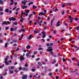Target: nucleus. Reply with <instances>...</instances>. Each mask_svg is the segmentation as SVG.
Listing matches in <instances>:
<instances>
[{"mask_svg": "<svg viewBox=\"0 0 79 79\" xmlns=\"http://www.w3.org/2000/svg\"><path fill=\"white\" fill-rule=\"evenodd\" d=\"M48 49H47V52H51L52 50H53V49H52V47H49L48 48Z\"/></svg>", "mask_w": 79, "mask_h": 79, "instance_id": "nucleus-1", "label": "nucleus"}, {"mask_svg": "<svg viewBox=\"0 0 79 79\" xmlns=\"http://www.w3.org/2000/svg\"><path fill=\"white\" fill-rule=\"evenodd\" d=\"M42 34L43 35L42 36V38L43 39H44L45 37H46V33L45 32V31H43L42 32Z\"/></svg>", "mask_w": 79, "mask_h": 79, "instance_id": "nucleus-2", "label": "nucleus"}, {"mask_svg": "<svg viewBox=\"0 0 79 79\" xmlns=\"http://www.w3.org/2000/svg\"><path fill=\"white\" fill-rule=\"evenodd\" d=\"M22 70L25 71H29V69L26 67H23L22 68Z\"/></svg>", "mask_w": 79, "mask_h": 79, "instance_id": "nucleus-3", "label": "nucleus"}, {"mask_svg": "<svg viewBox=\"0 0 79 79\" xmlns=\"http://www.w3.org/2000/svg\"><path fill=\"white\" fill-rule=\"evenodd\" d=\"M9 20L10 21H11V20L12 21H16V19L14 18L13 17H12L11 18H9Z\"/></svg>", "mask_w": 79, "mask_h": 79, "instance_id": "nucleus-4", "label": "nucleus"}, {"mask_svg": "<svg viewBox=\"0 0 79 79\" xmlns=\"http://www.w3.org/2000/svg\"><path fill=\"white\" fill-rule=\"evenodd\" d=\"M44 13L43 12H40V14L42 15H45L46 14V13H47V11H46V10H44Z\"/></svg>", "mask_w": 79, "mask_h": 79, "instance_id": "nucleus-5", "label": "nucleus"}, {"mask_svg": "<svg viewBox=\"0 0 79 79\" xmlns=\"http://www.w3.org/2000/svg\"><path fill=\"white\" fill-rule=\"evenodd\" d=\"M20 61H23L24 60V57H23V56L22 55H21L20 56Z\"/></svg>", "mask_w": 79, "mask_h": 79, "instance_id": "nucleus-6", "label": "nucleus"}, {"mask_svg": "<svg viewBox=\"0 0 79 79\" xmlns=\"http://www.w3.org/2000/svg\"><path fill=\"white\" fill-rule=\"evenodd\" d=\"M27 75H24L22 77V79H27Z\"/></svg>", "mask_w": 79, "mask_h": 79, "instance_id": "nucleus-7", "label": "nucleus"}, {"mask_svg": "<svg viewBox=\"0 0 79 79\" xmlns=\"http://www.w3.org/2000/svg\"><path fill=\"white\" fill-rule=\"evenodd\" d=\"M60 21H58L56 23L57 25H56V27H58V26H60Z\"/></svg>", "mask_w": 79, "mask_h": 79, "instance_id": "nucleus-8", "label": "nucleus"}, {"mask_svg": "<svg viewBox=\"0 0 79 79\" xmlns=\"http://www.w3.org/2000/svg\"><path fill=\"white\" fill-rule=\"evenodd\" d=\"M33 32L34 33V34H36L37 33H39L40 32V31H39V30H38L37 31L34 30L33 31Z\"/></svg>", "mask_w": 79, "mask_h": 79, "instance_id": "nucleus-9", "label": "nucleus"}, {"mask_svg": "<svg viewBox=\"0 0 79 79\" xmlns=\"http://www.w3.org/2000/svg\"><path fill=\"white\" fill-rule=\"evenodd\" d=\"M32 35H30L29 36V37L27 39H28L29 40H31V39L32 38Z\"/></svg>", "mask_w": 79, "mask_h": 79, "instance_id": "nucleus-10", "label": "nucleus"}, {"mask_svg": "<svg viewBox=\"0 0 79 79\" xmlns=\"http://www.w3.org/2000/svg\"><path fill=\"white\" fill-rule=\"evenodd\" d=\"M41 63L40 62H38L37 63L38 64H39V65H40V66H42V64H41Z\"/></svg>", "mask_w": 79, "mask_h": 79, "instance_id": "nucleus-11", "label": "nucleus"}, {"mask_svg": "<svg viewBox=\"0 0 79 79\" xmlns=\"http://www.w3.org/2000/svg\"><path fill=\"white\" fill-rule=\"evenodd\" d=\"M27 6H23L22 7V8L23 9V10H24V8H27Z\"/></svg>", "mask_w": 79, "mask_h": 79, "instance_id": "nucleus-12", "label": "nucleus"}, {"mask_svg": "<svg viewBox=\"0 0 79 79\" xmlns=\"http://www.w3.org/2000/svg\"><path fill=\"white\" fill-rule=\"evenodd\" d=\"M7 23V21H3L2 22V25H4V24H6Z\"/></svg>", "mask_w": 79, "mask_h": 79, "instance_id": "nucleus-13", "label": "nucleus"}, {"mask_svg": "<svg viewBox=\"0 0 79 79\" xmlns=\"http://www.w3.org/2000/svg\"><path fill=\"white\" fill-rule=\"evenodd\" d=\"M6 74V72H4L2 73L3 76H5Z\"/></svg>", "mask_w": 79, "mask_h": 79, "instance_id": "nucleus-14", "label": "nucleus"}, {"mask_svg": "<svg viewBox=\"0 0 79 79\" xmlns=\"http://www.w3.org/2000/svg\"><path fill=\"white\" fill-rule=\"evenodd\" d=\"M52 75H53V73H49L48 75L50 77H52Z\"/></svg>", "mask_w": 79, "mask_h": 79, "instance_id": "nucleus-15", "label": "nucleus"}, {"mask_svg": "<svg viewBox=\"0 0 79 79\" xmlns=\"http://www.w3.org/2000/svg\"><path fill=\"white\" fill-rule=\"evenodd\" d=\"M8 43H6L5 46V48H7V47H8V46H7V45H8Z\"/></svg>", "mask_w": 79, "mask_h": 79, "instance_id": "nucleus-16", "label": "nucleus"}, {"mask_svg": "<svg viewBox=\"0 0 79 79\" xmlns=\"http://www.w3.org/2000/svg\"><path fill=\"white\" fill-rule=\"evenodd\" d=\"M31 48V46L29 45H28L26 47V48L27 49H29Z\"/></svg>", "mask_w": 79, "mask_h": 79, "instance_id": "nucleus-17", "label": "nucleus"}, {"mask_svg": "<svg viewBox=\"0 0 79 79\" xmlns=\"http://www.w3.org/2000/svg\"><path fill=\"white\" fill-rule=\"evenodd\" d=\"M76 48H77V49H76ZM75 49H76V51H77V50H78L79 49V47H77V46H75Z\"/></svg>", "mask_w": 79, "mask_h": 79, "instance_id": "nucleus-18", "label": "nucleus"}, {"mask_svg": "<svg viewBox=\"0 0 79 79\" xmlns=\"http://www.w3.org/2000/svg\"><path fill=\"white\" fill-rule=\"evenodd\" d=\"M56 63V59L54 60L52 62V64H54V63Z\"/></svg>", "mask_w": 79, "mask_h": 79, "instance_id": "nucleus-19", "label": "nucleus"}, {"mask_svg": "<svg viewBox=\"0 0 79 79\" xmlns=\"http://www.w3.org/2000/svg\"><path fill=\"white\" fill-rule=\"evenodd\" d=\"M3 3V2L2 0H0V4L2 5Z\"/></svg>", "mask_w": 79, "mask_h": 79, "instance_id": "nucleus-20", "label": "nucleus"}, {"mask_svg": "<svg viewBox=\"0 0 79 79\" xmlns=\"http://www.w3.org/2000/svg\"><path fill=\"white\" fill-rule=\"evenodd\" d=\"M5 12H6V13H8V11H9V10H8V9H6L5 10Z\"/></svg>", "mask_w": 79, "mask_h": 79, "instance_id": "nucleus-21", "label": "nucleus"}, {"mask_svg": "<svg viewBox=\"0 0 79 79\" xmlns=\"http://www.w3.org/2000/svg\"><path fill=\"white\" fill-rule=\"evenodd\" d=\"M9 71L10 74H13V71L9 70Z\"/></svg>", "mask_w": 79, "mask_h": 79, "instance_id": "nucleus-22", "label": "nucleus"}, {"mask_svg": "<svg viewBox=\"0 0 79 79\" xmlns=\"http://www.w3.org/2000/svg\"><path fill=\"white\" fill-rule=\"evenodd\" d=\"M22 4H23V5H25L26 4V3H25V2H24V1H22Z\"/></svg>", "mask_w": 79, "mask_h": 79, "instance_id": "nucleus-23", "label": "nucleus"}, {"mask_svg": "<svg viewBox=\"0 0 79 79\" xmlns=\"http://www.w3.org/2000/svg\"><path fill=\"white\" fill-rule=\"evenodd\" d=\"M10 31L11 32L13 31H14V28H11Z\"/></svg>", "mask_w": 79, "mask_h": 79, "instance_id": "nucleus-24", "label": "nucleus"}, {"mask_svg": "<svg viewBox=\"0 0 79 79\" xmlns=\"http://www.w3.org/2000/svg\"><path fill=\"white\" fill-rule=\"evenodd\" d=\"M33 8L34 9H35V8H37V6H35L33 5L32 6Z\"/></svg>", "mask_w": 79, "mask_h": 79, "instance_id": "nucleus-25", "label": "nucleus"}, {"mask_svg": "<svg viewBox=\"0 0 79 79\" xmlns=\"http://www.w3.org/2000/svg\"><path fill=\"white\" fill-rule=\"evenodd\" d=\"M5 62H7V61H8V58H6L5 59Z\"/></svg>", "mask_w": 79, "mask_h": 79, "instance_id": "nucleus-26", "label": "nucleus"}, {"mask_svg": "<svg viewBox=\"0 0 79 79\" xmlns=\"http://www.w3.org/2000/svg\"><path fill=\"white\" fill-rule=\"evenodd\" d=\"M40 60V58H38L37 59H36L35 60L36 61H38L39 60Z\"/></svg>", "mask_w": 79, "mask_h": 79, "instance_id": "nucleus-27", "label": "nucleus"}, {"mask_svg": "<svg viewBox=\"0 0 79 79\" xmlns=\"http://www.w3.org/2000/svg\"><path fill=\"white\" fill-rule=\"evenodd\" d=\"M28 66V64L27 63H26L25 64V67H27Z\"/></svg>", "mask_w": 79, "mask_h": 79, "instance_id": "nucleus-28", "label": "nucleus"}, {"mask_svg": "<svg viewBox=\"0 0 79 79\" xmlns=\"http://www.w3.org/2000/svg\"><path fill=\"white\" fill-rule=\"evenodd\" d=\"M31 71H32V72H35V69H32Z\"/></svg>", "mask_w": 79, "mask_h": 79, "instance_id": "nucleus-29", "label": "nucleus"}, {"mask_svg": "<svg viewBox=\"0 0 79 79\" xmlns=\"http://www.w3.org/2000/svg\"><path fill=\"white\" fill-rule=\"evenodd\" d=\"M62 60L64 62H65V61H66V60H65V59L64 58H62Z\"/></svg>", "mask_w": 79, "mask_h": 79, "instance_id": "nucleus-30", "label": "nucleus"}, {"mask_svg": "<svg viewBox=\"0 0 79 79\" xmlns=\"http://www.w3.org/2000/svg\"><path fill=\"white\" fill-rule=\"evenodd\" d=\"M3 11V9H2V7L0 6V11Z\"/></svg>", "mask_w": 79, "mask_h": 79, "instance_id": "nucleus-31", "label": "nucleus"}, {"mask_svg": "<svg viewBox=\"0 0 79 79\" xmlns=\"http://www.w3.org/2000/svg\"><path fill=\"white\" fill-rule=\"evenodd\" d=\"M29 12V10H27L25 12L26 13H28Z\"/></svg>", "mask_w": 79, "mask_h": 79, "instance_id": "nucleus-32", "label": "nucleus"}, {"mask_svg": "<svg viewBox=\"0 0 79 79\" xmlns=\"http://www.w3.org/2000/svg\"><path fill=\"white\" fill-rule=\"evenodd\" d=\"M49 53L51 54L52 55H53V54H54V53H53V52H50Z\"/></svg>", "mask_w": 79, "mask_h": 79, "instance_id": "nucleus-33", "label": "nucleus"}, {"mask_svg": "<svg viewBox=\"0 0 79 79\" xmlns=\"http://www.w3.org/2000/svg\"><path fill=\"white\" fill-rule=\"evenodd\" d=\"M56 11H58V9L56 8L55 9V10H53V11H55V12H56Z\"/></svg>", "mask_w": 79, "mask_h": 79, "instance_id": "nucleus-34", "label": "nucleus"}, {"mask_svg": "<svg viewBox=\"0 0 79 79\" xmlns=\"http://www.w3.org/2000/svg\"><path fill=\"white\" fill-rule=\"evenodd\" d=\"M20 9V8H17L16 9V11H19V10Z\"/></svg>", "mask_w": 79, "mask_h": 79, "instance_id": "nucleus-35", "label": "nucleus"}, {"mask_svg": "<svg viewBox=\"0 0 79 79\" xmlns=\"http://www.w3.org/2000/svg\"><path fill=\"white\" fill-rule=\"evenodd\" d=\"M26 12L25 13H23V15H25L26 16H27L28 15V14H26Z\"/></svg>", "mask_w": 79, "mask_h": 79, "instance_id": "nucleus-36", "label": "nucleus"}, {"mask_svg": "<svg viewBox=\"0 0 79 79\" xmlns=\"http://www.w3.org/2000/svg\"><path fill=\"white\" fill-rule=\"evenodd\" d=\"M3 12H0V15H3Z\"/></svg>", "mask_w": 79, "mask_h": 79, "instance_id": "nucleus-37", "label": "nucleus"}, {"mask_svg": "<svg viewBox=\"0 0 79 79\" xmlns=\"http://www.w3.org/2000/svg\"><path fill=\"white\" fill-rule=\"evenodd\" d=\"M76 29H77V30H79V27L78 26V27H76Z\"/></svg>", "mask_w": 79, "mask_h": 79, "instance_id": "nucleus-38", "label": "nucleus"}, {"mask_svg": "<svg viewBox=\"0 0 79 79\" xmlns=\"http://www.w3.org/2000/svg\"><path fill=\"white\" fill-rule=\"evenodd\" d=\"M36 53H37V51H34V55L36 54Z\"/></svg>", "mask_w": 79, "mask_h": 79, "instance_id": "nucleus-39", "label": "nucleus"}, {"mask_svg": "<svg viewBox=\"0 0 79 79\" xmlns=\"http://www.w3.org/2000/svg\"><path fill=\"white\" fill-rule=\"evenodd\" d=\"M5 63L7 64V65H8V64H9V63L8 62H5Z\"/></svg>", "mask_w": 79, "mask_h": 79, "instance_id": "nucleus-40", "label": "nucleus"}, {"mask_svg": "<svg viewBox=\"0 0 79 79\" xmlns=\"http://www.w3.org/2000/svg\"><path fill=\"white\" fill-rule=\"evenodd\" d=\"M7 23L8 24H11V22L9 21L7 22Z\"/></svg>", "mask_w": 79, "mask_h": 79, "instance_id": "nucleus-41", "label": "nucleus"}, {"mask_svg": "<svg viewBox=\"0 0 79 79\" xmlns=\"http://www.w3.org/2000/svg\"><path fill=\"white\" fill-rule=\"evenodd\" d=\"M38 50H43L44 49H42V48H38Z\"/></svg>", "mask_w": 79, "mask_h": 79, "instance_id": "nucleus-42", "label": "nucleus"}, {"mask_svg": "<svg viewBox=\"0 0 79 79\" xmlns=\"http://www.w3.org/2000/svg\"><path fill=\"white\" fill-rule=\"evenodd\" d=\"M32 16V14H31V15H30L29 16V18H31V16Z\"/></svg>", "mask_w": 79, "mask_h": 79, "instance_id": "nucleus-43", "label": "nucleus"}, {"mask_svg": "<svg viewBox=\"0 0 79 79\" xmlns=\"http://www.w3.org/2000/svg\"><path fill=\"white\" fill-rule=\"evenodd\" d=\"M13 47H16V46H17V44H14L13 45Z\"/></svg>", "mask_w": 79, "mask_h": 79, "instance_id": "nucleus-44", "label": "nucleus"}, {"mask_svg": "<svg viewBox=\"0 0 79 79\" xmlns=\"http://www.w3.org/2000/svg\"><path fill=\"white\" fill-rule=\"evenodd\" d=\"M49 45L50 46H52L53 45V43H51Z\"/></svg>", "mask_w": 79, "mask_h": 79, "instance_id": "nucleus-45", "label": "nucleus"}, {"mask_svg": "<svg viewBox=\"0 0 79 79\" xmlns=\"http://www.w3.org/2000/svg\"><path fill=\"white\" fill-rule=\"evenodd\" d=\"M32 13L34 15H35V12L33 11L32 12Z\"/></svg>", "mask_w": 79, "mask_h": 79, "instance_id": "nucleus-46", "label": "nucleus"}, {"mask_svg": "<svg viewBox=\"0 0 79 79\" xmlns=\"http://www.w3.org/2000/svg\"><path fill=\"white\" fill-rule=\"evenodd\" d=\"M14 25H17V24H18V23L17 22H15L14 23Z\"/></svg>", "mask_w": 79, "mask_h": 79, "instance_id": "nucleus-47", "label": "nucleus"}, {"mask_svg": "<svg viewBox=\"0 0 79 79\" xmlns=\"http://www.w3.org/2000/svg\"><path fill=\"white\" fill-rule=\"evenodd\" d=\"M40 17H39V16H38V20H40Z\"/></svg>", "mask_w": 79, "mask_h": 79, "instance_id": "nucleus-48", "label": "nucleus"}, {"mask_svg": "<svg viewBox=\"0 0 79 79\" xmlns=\"http://www.w3.org/2000/svg\"><path fill=\"white\" fill-rule=\"evenodd\" d=\"M8 29H9V27H6L5 28L6 30H8Z\"/></svg>", "mask_w": 79, "mask_h": 79, "instance_id": "nucleus-49", "label": "nucleus"}, {"mask_svg": "<svg viewBox=\"0 0 79 79\" xmlns=\"http://www.w3.org/2000/svg\"><path fill=\"white\" fill-rule=\"evenodd\" d=\"M64 6H65V4H63L61 6L62 7V8H64Z\"/></svg>", "mask_w": 79, "mask_h": 79, "instance_id": "nucleus-50", "label": "nucleus"}, {"mask_svg": "<svg viewBox=\"0 0 79 79\" xmlns=\"http://www.w3.org/2000/svg\"><path fill=\"white\" fill-rule=\"evenodd\" d=\"M74 19L75 21H78V18H75Z\"/></svg>", "mask_w": 79, "mask_h": 79, "instance_id": "nucleus-51", "label": "nucleus"}, {"mask_svg": "<svg viewBox=\"0 0 79 79\" xmlns=\"http://www.w3.org/2000/svg\"><path fill=\"white\" fill-rule=\"evenodd\" d=\"M25 31H26V29H23L22 30V31L23 32H25Z\"/></svg>", "mask_w": 79, "mask_h": 79, "instance_id": "nucleus-52", "label": "nucleus"}, {"mask_svg": "<svg viewBox=\"0 0 79 79\" xmlns=\"http://www.w3.org/2000/svg\"><path fill=\"white\" fill-rule=\"evenodd\" d=\"M14 35L13 36L14 37H16L17 36V35L15 33H14Z\"/></svg>", "mask_w": 79, "mask_h": 79, "instance_id": "nucleus-53", "label": "nucleus"}, {"mask_svg": "<svg viewBox=\"0 0 79 79\" xmlns=\"http://www.w3.org/2000/svg\"><path fill=\"white\" fill-rule=\"evenodd\" d=\"M43 28H44V29H47V27H46V26L44 27Z\"/></svg>", "mask_w": 79, "mask_h": 79, "instance_id": "nucleus-54", "label": "nucleus"}, {"mask_svg": "<svg viewBox=\"0 0 79 79\" xmlns=\"http://www.w3.org/2000/svg\"><path fill=\"white\" fill-rule=\"evenodd\" d=\"M64 25H65V26H68V24L66 23H64Z\"/></svg>", "mask_w": 79, "mask_h": 79, "instance_id": "nucleus-55", "label": "nucleus"}, {"mask_svg": "<svg viewBox=\"0 0 79 79\" xmlns=\"http://www.w3.org/2000/svg\"><path fill=\"white\" fill-rule=\"evenodd\" d=\"M48 71H52V69L51 68H49Z\"/></svg>", "mask_w": 79, "mask_h": 79, "instance_id": "nucleus-56", "label": "nucleus"}, {"mask_svg": "<svg viewBox=\"0 0 79 79\" xmlns=\"http://www.w3.org/2000/svg\"><path fill=\"white\" fill-rule=\"evenodd\" d=\"M11 69H14V68H15V67H14V66H11Z\"/></svg>", "mask_w": 79, "mask_h": 79, "instance_id": "nucleus-57", "label": "nucleus"}, {"mask_svg": "<svg viewBox=\"0 0 79 79\" xmlns=\"http://www.w3.org/2000/svg\"><path fill=\"white\" fill-rule=\"evenodd\" d=\"M16 8V7H15L12 10L13 11H14V10H15V9Z\"/></svg>", "mask_w": 79, "mask_h": 79, "instance_id": "nucleus-58", "label": "nucleus"}, {"mask_svg": "<svg viewBox=\"0 0 79 79\" xmlns=\"http://www.w3.org/2000/svg\"><path fill=\"white\" fill-rule=\"evenodd\" d=\"M19 70H21L22 69V67H20L19 68Z\"/></svg>", "mask_w": 79, "mask_h": 79, "instance_id": "nucleus-59", "label": "nucleus"}, {"mask_svg": "<svg viewBox=\"0 0 79 79\" xmlns=\"http://www.w3.org/2000/svg\"><path fill=\"white\" fill-rule=\"evenodd\" d=\"M13 5V2H11L10 3V6H11V5Z\"/></svg>", "mask_w": 79, "mask_h": 79, "instance_id": "nucleus-60", "label": "nucleus"}, {"mask_svg": "<svg viewBox=\"0 0 79 79\" xmlns=\"http://www.w3.org/2000/svg\"><path fill=\"white\" fill-rule=\"evenodd\" d=\"M46 46H50V44H46Z\"/></svg>", "mask_w": 79, "mask_h": 79, "instance_id": "nucleus-61", "label": "nucleus"}, {"mask_svg": "<svg viewBox=\"0 0 79 79\" xmlns=\"http://www.w3.org/2000/svg\"><path fill=\"white\" fill-rule=\"evenodd\" d=\"M75 59H76V58L75 57H73L72 59V60H75Z\"/></svg>", "mask_w": 79, "mask_h": 79, "instance_id": "nucleus-62", "label": "nucleus"}, {"mask_svg": "<svg viewBox=\"0 0 79 79\" xmlns=\"http://www.w3.org/2000/svg\"><path fill=\"white\" fill-rule=\"evenodd\" d=\"M15 56L16 57H17L18 56V55H17V54H15Z\"/></svg>", "mask_w": 79, "mask_h": 79, "instance_id": "nucleus-63", "label": "nucleus"}, {"mask_svg": "<svg viewBox=\"0 0 79 79\" xmlns=\"http://www.w3.org/2000/svg\"><path fill=\"white\" fill-rule=\"evenodd\" d=\"M71 34L67 33V35H71Z\"/></svg>", "mask_w": 79, "mask_h": 79, "instance_id": "nucleus-64", "label": "nucleus"}]
</instances>
